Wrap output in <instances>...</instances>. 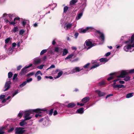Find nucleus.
Wrapping results in <instances>:
<instances>
[{
	"instance_id": "obj_14",
	"label": "nucleus",
	"mask_w": 134,
	"mask_h": 134,
	"mask_svg": "<svg viewBox=\"0 0 134 134\" xmlns=\"http://www.w3.org/2000/svg\"><path fill=\"white\" fill-rule=\"evenodd\" d=\"M29 119L27 118L24 119V120L20 122L19 124L20 126H23L24 125L26 124L27 123L25 121H26L28 120Z\"/></svg>"
},
{
	"instance_id": "obj_12",
	"label": "nucleus",
	"mask_w": 134,
	"mask_h": 134,
	"mask_svg": "<svg viewBox=\"0 0 134 134\" xmlns=\"http://www.w3.org/2000/svg\"><path fill=\"white\" fill-rule=\"evenodd\" d=\"M37 109L38 110L37 113L40 114L42 113L41 111H46L47 114H49V110L47 109H40V108H37Z\"/></svg>"
},
{
	"instance_id": "obj_23",
	"label": "nucleus",
	"mask_w": 134,
	"mask_h": 134,
	"mask_svg": "<svg viewBox=\"0 0 134 134\" xmlns=\"http://www.w3.org/2000/svg\"><path fill=\"white\" fill-rule=\"evenodd\" d=\"M63 52V53L62 55L63 56L66 55L68 53V50L66 49H64Z\"/></svg>"
},
{
	"instance_id": "obj_13",
	"label": "nucleus",
	"mask_w": 134,
	"mask_h": 134,
	"mask_svg": "<svg viewBox=\"0 0 134 134\" xmlns=\"http://www.w3.org/2000/svg\"><path fill=\"white\" fill-rule=\"evenodd\" d=\"M109 75L111 76L107 79V80L108 81L113 79L114 78V77L116 76L115 75V73H110L109 74Z\"/></svg>"
},
{
	"instance_id": "obj_49",
	"label": "nucleus",
	"mask_w": 134,
	"mask_h": 134,
	"mask_svg": "<svg viewBox=\"0 0 134 134\" xmlns=\"http://www.w3.org/2000/svg\"><path fill=\"white\" fill-rule=\"evenodd\" d=\"M16 45V44L14 42L12 44V48H13V49L15 47Z\"/></svg>"
},
{
	"instance_id": "obj_52",
	"label": "nucleus",
	"mask_w": 134,
	"mask_h": 134,
	"mask_svg": "<svg viewBox=\"0 0 134 134\" xmlns=\"http://www.w3.org/2000/svg\"><path fill=\"white\" fill-rule=\"evenodd\" d=\"M26 21H24L22 22V25L24 26H25L26 25Z\"/></svg>"
},
{
	"instance_id": "obj_39",
	"label": "nucleus",
	"mask_w": 134,
	"mask_h": 134,
	"mask_svg": "<svg viewBox=\"0 0 134 134\" xmlns=\"http://www.w3.org/2000/svg\"><path fill=\"white\" fill-rule=\"evenodd\" d=\"M47 51V49H43L42 50L41 52L40 55H41L44 54V53H46Z\"/></svg>"
},
{
	"instance_id": "obj_2",
	"label": "nucleus",
	"mask_w": 134,
	"mask_h": 134,
	"mask_svg": "<svg viewBox=\"0 0 134 134\" xmlns=\"http://www.w3.org/2000/svg\"><path fill=\"white\" fill-rule=\"evenodd\" d=\"M94 29V28L91 27H87L85 29H81L79 31V33H85L87 32L91 31Z\"/></svg>"
},
{
	"instance_id": "obj_60",
	"label": "nucleus",
	"mask_w": 134,
	"mask_h": 134,
	"mask_svg": "<svg viewBox=\"0 0 134 134\" xmlns=\"http://www.w3.org/2000/svg\"><path fill=\"white\" fill-rule=\"evenodd\" d=\"M32 78H30L29 79H27L26 81L27 82H29L30 81H32Z\"/></svg>"
},
{
	"instance_id": "obj_18",
	"label": "nucleus",
	"mask_w": 134,
	"mask_h": 134,
	"mask_svg": "<svg viewBox=\"0 0 134 134\" xmlns=\"http://www.w3.org/2000/svg\"><path fill=\"white\" fill-rule=\"evenodd\" d=\"M120 80V79L118 78L114 80L113 81V83L112 85V86L113 88H114L115 87V86H116L115 84L116 83V82Z\"/></svg>"
},
{
	"instance_id": "obj_46",
	"label": "nucleus",
	"mask_w": 134,
	"mask_h": 134,
	"mask_svg": "<svg viewBox=\"0 0 134 134\" xmlns=\"http://www.w3.org/2000/svg\"><path fill=\"white\" fill-rule=\"evenodd\" d=\"M25 31L23 30H20L19 32V35H22L24 32Z\"/></svg>"
},
{
	"instance_id": "obj_64",
	"label": "nucleus",
	"mask_w": 134,
	"mask_h": 134,
	"mask_svg": "<svg viewBox=\"0 0 134 134\" xmlns=\"http://www.w3.org/2000/svg\"><path fill=\"white\" fill-rule=\"evenodd\" d=\"M111 54V53L110 52H108L105 55L106 57H108Z\"/></svg>"
},
{
	"instance_id": "obj_63",
	"label": "nucleus",
	"mask_w": 134,
	"mask_h": 134,
	"mask_svg": "<svg viewBox=\"0 0 134 134\" xmlns=\"http://www.w3.org/2000/svg\"><path fill=\"white\" fill-rule=\"evenodd\" d=\"M58 114L57 111L56 110H55L53 113V115L55 116Z\"/></svg>"
},
{
	"instance_id": "obj_29",
	"label": "nucleus",
	"mask_w": 134,
	"mask_h": 134,
	"mask_svg": "<svg viewBox=\"0 0 134 134\" xmlns=\"http://www.w3.org/2000/svg\"><path fill=\"white\" fill-rule=\"evenodd\" d=\"M18 29L17 26L14 27V28L13 29L12 31L14 32L15 33L16 32L18 31Z\"/></svg>"
},
{
	"instance_id": "obj_6",
	"label": "nucleus",
	"mask_w": 134,
	"mask_h": 134,
	"mask_svg": "<svg viewBox=\"0 0 134 134\" xmlns=\"http://www.w3.org/2000/svg\"><path fill=\"white\" fill-rule=\"evenodd\" d=\"M11 82L10 81H7L5 83L4 88L5 89L4 90V91L8 90L11 87Z\"/></svg>"
},
{
	"instance_id": "obj_62",
	"label": "nucleus",
	"mask_w": 134,
	"mask_h": 134,
	"mask_svg": "<svg viewBox=\"0 0 134 134\" xmlns=\"http://www.w3.org/2000/svg\"><path fill=\"white\" fill-rule=\"evenodd\" d=\"M79 33H78V32H76V33H75V35H74V36L76 38H77V37L79 35Z\"/></svg>"
},
{
	"instance_id": "obj_43",
	"label": "nucleus",
	"mask_w": 134,
	"mask_h": 134,
	"mask_svg": "<svg viewBox=\"0 0 134 134\" xmlns=\"http://www.w3.org/2000/svg\"><path fill=\"white\" fill-rule=\"evenodd\" d=\"M10 40V37H9L7 38V39L5 40V44L8 43L9 41Z\"/></svg>"
},
{
	"instance_id": "obj_19",
	"label": "nucleus",
	"mask_w": 134,
	"mask_h": 134,
	"mask_svg": "<svg viewBox=\"0 0 134 134\" xmlns=\"http://www.w3.org/2000/svg\"><path fill=\"white\" fill-rule=\"evenodd\" d=\"M84 108H81L79 109H77L76 112L78 113L81 114L83 112Z\"/></svg>"
},
{
	"instance_id": "obj_28",
	"label": "nucleus",
	"mask_w": 134,
	"mask_h": 134,
	"mask_svg": "<svg viewBox=\"0 0 134 134\" xmlns=\"http://www.w3.org/2000/svg\"><path fill=\"white\" fill-rule=\"evenodd\" d=\"M77 0H72L70 2V5H73L76 3L77 2Z\"/></svg>"
},
{
	"instance_id": "obj_30",
	"label": "nucleus",
	"mask_w": 134,
	"mask_h": 134,
	"mask_svg": "<svg viewBox=\"0 0 134 134\" xmlns=\"http://www.w3.org/2000/svg\"><path fill=\"white\" fill-rule=\"evenodd\" d=\"M69 9V7L67 6H65L64 8V13H66L67 12Z\"/></svg>"
},
{
	"instance_id": "obj_55",
	"label": "nucleus",
	"mask_w": 134,
	"mask_h": 134,
	"mask_svg": "<svg viewBox=\"0 0 134 134\" xmlns=\"http://www.w3.org/2000/svg\"><path fill=\"white\" fill-rule=\"evenodd\" d=\"M18 75L17 74H15L14 75V76L13 79V80H14L15 79V78Z\"/></svg>"
},
{
	"instance_id": "obj_26",
	"label": "nucleus",
	"mask_w": 134,
	"mask_h": 134,
	"mask_svg": "<svg viewBox=\"0 0 134 134\" xmlns=\"http://www.w3.org/2000/svg\"><path fill=\"white\" fill-rule=\"evenodd\" d=\"M13 48L10 47L7 50V53H10L13 51Z\"/></svg>"
},
{
	"instance_id": "obj_41",
	"label": "nucleus",
	"mask_w": 134,
	"mask_h": 134,
	"mask_svg": "<svg viewBox=\"0 0 134 134\" xmlns=\"http://www.w3.org/2000/svg\"><path fill=\"white\" fill-rule=\"evenodd\" d=\"M59 48L58 47H55L54 48V52L58 53L59 51Z\"/></svg>"
},
{
	"instance_id": "obj_10",
	"label": "nucleus",
	"mask_w": 134,
	"mask_h": 134,
	"mask_svg": "<svg viewBox=\"0 0 134 134\" xmlns=\"http://www.w3.org/2000/svg\"><path fill=\"white\" fill-rule=\"evenodd\" d=\"M72 26V24L70 23L67 24V23H66L65 24V26L64 27V28L66 30H67L68 29H71Z\"/></svg>"
},
{
	"instance_id": "obj_57",
	"label": "nucleus",
	"mask_w": 134,
	"mask_h": 134,
	"mask_svg": "<svg viewBox=\"0 0 134 134\" xmlns=\"http://www.w3.org/2000/svg\"><path fill=\"white\" fill-rule=\"evenodd\" d=\"M124 50L126 51V52H128V48H127V47L126 46H125L124 47Z\"/></svg>"
},
{
	"instance_id": "obj_33",
	"label": "nucleus",
	"mask_w": 134,
	"mask_h": 134,
	"mask_svg": "<svg viewBox=\"0 0 134 134\" xmlns=\"http://www.w3.org/2000/svg\"><path fill=\"white\" fill-rule=\"evenodd\" d=\"M99 65L98 64H95L94 65H93L92 66L91 68L90 69H93L95 68H96V67L98 66Z\"/></svg>"
},
{
	"instance_id": "obj_44",
	"label": "nucleus",
	"mask_w": 134,
	"mask_h": 134,
	"mask_svg": "<svg viewBox=\"0 0 134 134\" xmlns=\"http://www.w3.org/2000/svg\"><path fill=\"white\" fill-rule=\"evenodd\" d=\"M44 64L38 66L37 67V68L38 69H43V66H44Z\"/></svg>"
},
{
	"instance_id": "obj_21",
	"label": "nucleus",
	"mask_w": 134,
	"mask_h": 134,
	"mask_svg": "<svg viewBox=\"0 0 134 134\" xmlns=\"http://www.w3.org/2000/svg\"><path fill=\"white\" fill-rule=\"evenodd\" d=\"M133 93H131L127 94L126 96V97L127 98H129L132 97L133 96Z\"/></svg>"
},
{
	"instance_id": "obj_25",
	"label": "nucleus",
	"mask_w": 134,
	"mask_h": 134,
	"mask_svg": "<svg viewBox=\"0 0 134 134\" xmlns=\"http://www.w3.org/2000/svg\"><path fill=\"white\" fill-rule=\"evenodd\" d=\"M82 14L83 13L82 12L80 13L79 14H78L76 18L78 20L80 19L82 15Z\"/></svg>"
},
{
	"instance_id": "obj_51",
	"label": "nucleus",
	"mask_w": 134,
	"mask_h": 134,
	"mask_svg": "<svg viewBox=\"0 0 134 134\" xmlns=\"http://www.w3.org/2000/svg\"><path fill=\"white\" fill-rule=\"evenodd\" d=\"M37 81H40L41 79V77L40 75L37 76Z\"/></svg>"
},
{
	"instance_id": "obj_24",
	"label": "nucleus",
	"mask_w": 134,
	"mask_h": 134,
	"mask_svg": "<svg viewBox=\"0 0 134 134\" xmlns=\"http://www.w3.org/2000/svg\"><path fill=\"white\" fill-rule=\"evenodd\" d=\"M115 88H120L124 87V86L122 85H116L115 86Z\"/></svg>"
},
{
	"instance_id": "obj_42",
	"label": "nucleus",
	"mask_w": 134,
	"mask_h": 134,
	"mask_svg": "<svg viewBox=\"0 0 134 134\" xmlns=\"http://www.w3.org/2000/svg\"><path fill=\"white\" fill-rule=\"evenodd\" d=\"M128 74L134 73V69H132L127 71Z\"/></svg>"
},
{
	"instance_id": "obj_20",
	"label": "nucleus",
	"mask_w": 134,
	"mask_h": 134,
	"mask_svg": "<svg viewBox=\"0 0 134 134\" xmlns=\"http://www.w3.org/2000/svg\"><path fill=\"white\" fill-rule=\"evenodd\" d=\"M99 61L100 62L102 63L103 62L106 63L108 61V60H107L106 58H102L100 59Z\"/></svg>"
},
{
	"instance_id": "obj_9",
	"label": "nucleus",
	"mask_w": 134,
	"mask_h": 134,
	"mask_svg": "<svg viewBox=\"0 0 134 134\" xmlns=\"http://www.w3.org/2000/svg\"><path fill=\"white\" fill-rule=\"evenodd\" d=\"M20 18L18 17L14 18V21L10 23V24L13 25L14 26L15 25V24L18 23V22L16 20H20Z\"/></svg>"
},
{
	"instance_id": "obj_15",
	"label": "nucleus",
	"mask_w": 134,
	"mask_h": 134,
	"mask_svg": "<svg viewBox=\"0 0 134 134\" xmlns=\"http://www.w3.org/2000/svg\"><path fill=\"white\" fill-rule=\"evenodd\" d=\"M90 98L88 97H86L82 100V102L84 103H86L88 102L90 100Z\"/></svg>"
},
{
	"instance_id": "obj_32",
	"label": "nucleus",
	"mask_w": 134,
	"mask_h": 134,
	"mask_svg": "<svg viewBox=\"0 0 134 134\" xmlns=\"http://www.w3.org/2000/svg\"><path fill=\"white\" fill-rule=\"evenodd\" d=\"M27 83V82L26 81H25L24 82H23L22 84H21L20 85V87H23Z\"/></svg>"
},
{
	"instance_id": "obj_58",
	"label": "nucleus",
	"mask_w": 134,
	"mask_h": 134,
	"mask_svg": "<svg viewBox=\"0 0 134 134\" xmlns=\"http://www.w3.org/2000/svg\"><path fill=\"white\" fill-rule=\"evenodd\" d=\"M90 64L89 63H88L87 64L85 65L83 67L84 68H88V66Z\"/></svg>"
},
{
	"instance_id": "obj_61",
	"label": "nucleus",
	"mask_w": 134,
	"mask_h": 134,
	"mask_svg": "<svg viewBox=\"0 0 134 134\" xmlns=\"http://www.w3.org/2000/svg\"><path fill=\"white\" fill-rule=\"evenodd\" d=\"M5 96L4 95H2L0 96V99H3Z\"/></svg>"
},
{
	"instance_id": "obj_5",
	"label": "nucleus",
	"mask_w": 134,
	"mask_h": 134,
	"mask_svg": "<svg viewBox=\"0 0 134 134\" xmlns=\"http://www.w3.org/2000/svg\"><path fill=\"white\" fill-rule=\"evenodd\" d=\"M24 128L22 127H16L15 129V133L16 134H22L24 133L25 130H23Z\"/></svg>"
},
{
	"instance_id": "obj_35",
	"label": "nucleus",
	"mask_w": 134,
	"mask_h": 134,
	"mask_svg": "<svg viewBox=\"0 0 134 134\" xmlns=\"http://www.w3.org/2000/svg\"><path fill=\"white\" fill-rule=\"evenodd\" d=\"M134 41V34H133L132 35V36L131 37V40H130V43H132Z\"/></svg>"
},
{
	"instance_id": "obj_31",
	"label": "nucleus",
	"mask_w": 134,
	"mask_h": 134,
	"mask_svg": "<svg viewBox=\"0 0 134 134\" xmlns=\"http://www.w3.org/2000/svg\"><path fill=\"white\" fill-rule=\"evenodd\" d=\"M39 74H40L41 75H42V74L41 71L40 70L36 72L35 75V77H36Z\"/></svg>"
},
{
	"instance_id": "obj_53",
	"label": "nucleus",
	"mask_w": 134,
	"mask_h": 134,
	"mask_svg": "<svg viewBox=\"0 0 134 134\" xmlns=\"http://www.w3.org/2000/svg\"><path fill=\"white\" fill-rule=\"evenodd\" d=\"M45 78H46V79L49 78L51 79H52L53 78V77L51 76H45Z\"/></svg>"
},
{
	"instance_id": "obj_56",
	"label": "nucleus",
	"mask_w": 134,
	"mask_h": 134,
	"mask_svg": "<svg viewBox=\"0 0 134 134\" xmlns=\"http://www.w3.org/2000/svg\"><path fill=\"white\" fill-rule=\"evenodd\" d=\"M23 113H19L18 114V116L20 118L22 116Z\"/></svg>"
},
{
	"instance_id": "obj_3",
	"label": "nucleus",
	"mask_w": 134,
	"mask_h": 134,
	"mask_svg": "<svg viewBox=\"0 0 134 134\" xmlns=\"http://www.w3.org/2000/svg\"><path fill=\"white\" fill-rule=\"evenodd\" d=\"M85 43L86 46H87L88 47L87 49H90L96 45V43H92L89 40H86L85 41Z\"/></svg>"
},
{
	"instance_id": "obj_27",
	"label": "nucleus",
	"mask_w": 134,
	"mask_h": 134,
	"mask_svg": "<svg viewBox=\"0 0 134 134\" xmlns=\"http://www.w3.org/2000/svg\"><path fill=\"white\" fill-rule=\"evenodd\" d=\"M63 74V72L62 71H61L59 72L58 74V75L56 77H55V78H58L59 77L61 76Z\"/></svg>"
},
{
	"instance_id": "obj_17",
	"label": "nucleus",
	"mask_w": 134,
	"mask_h": 134,
	"mask_svg": "<svg viewBox=\"0 0 134 134\" xmlns=\"http://www.w3.org/2000/svg\"><path fill=\"white\" fill-rule=\"evenodd\" d=\"M83 69H80V68L79 67H76L75 69H74L73 70V72H79L81 71V70H82Z\"/></svg>"
},
{
	"instance_id": "obj_1",
	"label": "nucleus",
	"mask_w": 134,
	"mask_h": 134,
	"mask_svg": "<svg viewBox=\"0 0 134 134\" xmlns=\"http://www.w3.org/2000/svg\"><path fill=\"white\" fill-rule=\"evenodd\" d=\"M38 110L36 109H29L25 111L24 117V119L27 118L29 119V120L31 119L32 117L30 116L31 114H34V113H37Z\"/></svg>"
},
{
	"instance_id": "obj_22",
	"label": "nucleus",
	"mask_w": 134,
	"mask_h": 134,
	"mask_svg": "<svg viewBox=\"0 0 134 134\" xmlns=\"http://www.w3.org/2000/svg\"><path fill=\"white\" fill-rule=\"evenodd\" d=\"M74 55V54L73 53H72L71 54H70L68 56L65 58V60H66L69 59H70V58H72Z\"/></svg>"
},
{
	"instance_id": "obj_38",
	"label": "nucleus",
	"mask_w": 134,
	"mask_h": 134,
	"mask_svg": "<svg viewBox=\"0 0 134 134\" xmlns=\"http://www.w3.org/2000/svg\"><path fill=\"white\" fill-rule=\"evenodd\" d=\"M54 109L52 108L50 110H49V115L51 116L52 115Z\"/></svg>"
},
{
	"instance_id": "obj_47",
	"label": "nucleus",
	"mask_w": 134,
	"mask_h": 134,
	"mask_svg": "<svg viewBox=\"0 0 134 134\" xmlns=\"http://www.w3.org/2000/svg\"><path fill=\"white\" fill-rule=\"evenodd\" d=\"M55 67V66L53 64L52 65L49 67L47 69V70H48L51 68H54Z\"/></svg>"
},
{
	"instance_id": "obj_40",
	"label": "nucleus",
	"mask_w": 134,
	"mask_h": 134,
	"mask_svg": "<svg viewBox=\"0 0 134 134\" xmlns=\"http://www.w3.org/2000/svg\"><path fill=\"white\" fill-rule=\"evenodd\" d=\"M13 75V74L12 72H8V78H10L12 77Z\"/></svg>"
},
{
	"instance_id": "obj_36",
	"label": "nucleus",
	"mask_w": 134,
	"mask_h": 134,
	"mask_svg": "<svg viewBox=\"0 0 134 134\" xmlns=\"http://www.w3.org/2000/svg\"><path fill=\"white\" fill-rule=\"evenodd\" d=\"M41 62V60L40 59H38V60H35L34 61V63L35 64H38Z\"/></svg>"
},
{
	"instance_id": "obj_7",
	"label": "nucleus",
	"mask_w": 134,
	"mask_h": 134,
	"mask_svg": "<svg viewBox=\"0 0 134 134\" xmlns=\"http://www.w3.org/2000/svg\"><path fill=\"white\" fill-rule=\"evenodd\" d=\"M96 32L100 34V37L101 41L104 42L105 40V36L104 34L99 30H96Z\"/></svg>"
},
{
	"instance_id": "obj_37",
	"label": "nucleus",
	"mask_w": 134,
	"mask_h": 134,
	"mask_svg": "<svg viewBox=\"0 0 134 134\" xmlns=\"http://www.w3.org/2000/svg\"><path fill=\"white\" fill-rule=\"evenodd\" d=\"M105 84V83L104 81H102L99 83L98 85L99 86H102Z\"/></svg>"
},
{
	"instance_id": "obj_8",
	"label": "nucleus",
	"mask_w": 134,
	"mask_h": 134,
	"mask_svg": "<svg viewBox=\"0 0 134 134\" xmlns=\"http://www.w3.org/2000/svg\"><path fill=\"white\" fill-rule=\"evenodd\" d=\"M27 71L26 69L25 68H23L19 73V75L21 76L24 75L27 73Z\"/></svg>"
},
{
	"instance_id": "obj_34",
	"label": "nucleus",
	"mask_w": 134,
	"mask_h": 134,
	"mask_svg": "<svg viewBox=\"0 0 134 134\" xmlns=\"http://www.w3.org/2000/svg\"><path fill=\"white\" fill-rule=\"evenodd\" d=\"M125 78L124 79V80L125 81H127L130 80V77L129 76H127L126 77H125Z\"/></svg>"
},
{
	"instance_id": "obj_54",
	"label": "nucleus",
	"mask_w": 134,
	"mask_h": 134,
	"mask_svg": "<svg viewBox=\"0 0 134 134\" xmlns=\"http://www.w3.org/2000/svg\"><path fill=\"white\" fill-rule=\"evenodd\" d=\"M14 128L13 127L10 128V129H9L8 131V132H12L14 130Z\"/></svg>"
},
{
	"instance_id": "obj_45",
	"label": "nucleus",
	"mask_w": 134,
	"mask_h": 134,
	"mask_svg": "<svg viewBox=\"0 0 134 134\" xmlns=\"http://www.w3.org/2000/svg\"><path fill=\"white\" fill-rule=\"evenodd\" d=\"M5 129V127H4L1 129V130H0V134H3L4 133V132L2 131V130L3 129Z\"/></svg>"
},
{
	"instance_id": "obj_16",
	"label": "nucleus",
	"mask_w": 134,
	"mask_h": 134,
	"mask_svg": "<svg viewBox=\"0 0 134 134\" xmlns=\"http://www.w3.org/2000/svg\"><path fill=\"white\" fill-rule=\"evenodd\" d=\"M76 105V104L74 103H71L68 104L66 106V107L68 108H73L75 107Z\"/></svg>"
},
{
	"instance_id": "obj_48",
	"label": "nucleus",
	"mask_w": 134,
	"mask_h": 134,
	"mask_svg": "<svg viewBox=\"0 0 134 134\" xmlns=\"http://www.w3.org/2000/svg\"><path fill=\"white\" fill-rule=\"evenodd\" d=\"M18 93V90L15 91L13 94V97H14L15 95L16 94Z\"/></svg>"
},
{
	"instance_id": "obj_50",
	"label": "nucleus",
	"mask_w": 134,
	"mask_h": 134,
	"mask_svg": "<svg viewBox=\"0 0 134 134\" xmlns=\"http://www.w3.org/2000/svg\"><path fill=\"white\" fill-rule=\"evenodd\" d=\"M126 46L129 49H131L132 47L131 44H128Z\"/></svg>"
},
{
	"instance_id": "obj_59",
	"label": "nucleus",
	"mask_w": 134,
	"mask_h": 134,
	"mask_svg": "<svg viewBox=\"0 0 134 134\" xmlns=\"http://www.w3.org/2000/svg\"><path fill=\"white\" fill-rule=\"evenodd\" d=\"M77 104L78 105H80V106L82 107L84 105V104H82V103H80L79 102H77Z\"/></svg>"
},
{
	"instance_id": "obj_11",
	"label": "nucleus",
	"mask_w": 134,
	"mask_h": 134,
	"mask_svg": "<svg viewBox=\"0 0 134 134\" xmlns=\"http://www.w3.org/2000/svg\"><path fill=\"white\" fill-rule=\"evenodd\" d=\"M96 93H97L99 97H101L104 96L105 93L104 92H102L99 90H97L95 91Z\"/></svg>"
},
{
	"instance_id": "obj_4",
	"label": "nucleus",
	"mask_w": 134,
	"mask_h": 134,
	"mask_svg": "<svg viewBox=\"0 0 134 134\" xmlns=\"http://www.w3.org/2000/svg\"><path fill=\"white\" fill-rule=\"evenodd\" d=\"M128 71L126 70H123L121 72L119 76H116L117 78H125L126 76L128 75Z\"/></svg>"
}]
</instances>
